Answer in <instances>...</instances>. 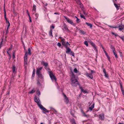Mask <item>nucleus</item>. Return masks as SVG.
<instances>
[{
    "label": "nucleus",
    "instance_id": "obj_1",
    "mask_svg": "<svg viewBox=\"0 0 124 124\" xmlns=\"http://www.w3.org/2000/svg\"><path fill=\"white\" fill-rule=\"evenodd\" d=\"M71 84L73 86H76L79 85V83L77 79H76L75 76L72 72H71Z\"/></svg>",
    "mask_w": 124,
    "mask_h": 124
},
{
    "label": "nucleus",
    "instance_id": "obj_2",
    "mask_svg": "<svg viewBox=\"0 0 124 124\" xmlns=\"http://www.w3.org/2000/svg\"><path fill=\"white\" fill-rule=\"evenodd\" d=\"M42 68V67L37 68L36 71V73L38 76V77L41 78H43V77L41 72V71Z\"/></svg>",
    "mask_w": 124,
    "mask_h": 124
},
{
    "label": "nucleus",
    "instance_id": "obj_3",
    "mask_svg": "<svg viewBox=\"0 0 124 124\" xmlns=\"http://www.w3.org/2000/svg\"><path fill=\"white\" fill-rule=\"evenodd\" d=\"M49 74L51 79L52 81L55 80L56 81V78L52 72H50Z\"/></svg>",
    "mask_w": 124,
    "mask_h": 124
},
{
    "label": "nucleus",
    "instance_id": "obj_4",
    "mask_svg": "<svg viewBox=\"0 0 124 124\" xmlns=\"http://www.w3.org/2000/svg\"><path fill=\"white\" fill-rule=\"evenodd\" d=\"M64 17L68 23L72 25H74L72 20L70 19L69 18L66 17L65 16H64Z\"/></svg>",
    "mask_w": 124,
    "mask_h": 124
},
{
    "label": "nucleus",
    "instance_id": "obj_5",
    "mask_svg": "<svg viewBox=\"0 0 124 124\" xmlns=\"http://www.w3.org/2000/svg\"><path fill=\"white\" fill-rule=\"evenodd\" d=\"M27 52L26 51L25 52V53L24 57V64H27Z\"/></svg>",
    "mask_w": 124,
    "mask_h": 124
},
{
    "label": "nucleus",
    "instance_id": "obj_6",
    "mask_svg": "<svg viewBox=\"0 0 124 124\" xmlns=\"http://www.w3.org/2000/svg\"><path fill=\"white\" fill-rule=\"evenodd\" d=\"M63 95L64 98V101L67 104L69 101V100L68 98L63 93Z\"/></svg>",
    "mask_w": 124,
    "mask_h": 124
},
{
    "label": "nucleus",
    "instance_id": "obj_7",
    "mask_svg": "<svg viewBox=\"0 0 124 124\" xmlns=\"http://www.w3.org/2000/svg\"><path fill=\"white\" fill-rule=\"evenodd\" d=\"M63 26L64 28L65 29V30L66 31H67L69 32H70V30H69L68 29L67 27V25L66 24H64L63 25Z\"/></svg>",
    "mask_w": 124,
    "mask_h": 124
},
{
    "label": "nucleus",
    "instance_id": "obj_8",
    "mask_svg": "<svg viewBox=\"0 0 124 124\" xmlns=\"http://www.w3.org/2000/svg\"><path fill=\"white\" fill-rule=\"evenodd\" d=\"M34 100L37 103V104L40 102V100L39 99V98H38L37 96H35V97Z\"/></svg>",
    "mask_w": 124,
    "mask_h": 124
},
{
    "label": "nucleus",
    "instance_id": "obj_9",
    "mask_svg": "<svg viewBox=\"0 0 124 124\" xmlns=\"http://www.w3.org/2000/svg\"><path fill=\"white\" fill-rule=\"evenodd\" d=\"M76 1L77 4L80 5V7L81 8H82L83 7V5L80 2V0H76Z\"/></svg>",
    "mask_w": 124,
    "mask_h": 124
},
{
    "label": "nucleus",
    "instance_id": "obj_10",
    "mask_svg": "<svg viewBox=\"0 0 124 124\" xmlns=\"http://www.w3.org/2000/svg\"><path fill=\"white\" fill-rule=\"evenodd\" d=\"M124 25H123L122 24H120L119 27V30L120 31H122L124 29Z\"/></svg>",
    "mask_w": 124,
    "mask_h": 124
},
{
    "label": "nucleus",
    "instance_id": "obj_11",
    "mask_svg": "<svg viewBox=\"0 0 124 124\" xmlns=\"http://www.w3.org/2000/svg\"><path fill=\"white\" fill-rule=\"evenodd\" d=\"M94 104L93 103V105L89 107V109L90 110H88L87 111H91L94 108Z\"/></svg>",
    "mask_w": 124,
    "mask_h": 124
},
{
    "label": "nucleus",
    "instance_id": "obj_12",
    "mask_svg": "<svg viewBox=\"0 0 124 124\" xmlns=\"http://www.w3.org/2000/svg\"><path fill=\"white\" fill-rule=\"evenodd\" d=\"M103 72L105 74V76L106 77L108 78V75L106 74V71L104 68L103 69Z\"/></svg>",
    "mask_w": 124,
    "mask_h": 124
},
{
    "label": "nucleus",
    "instance_id": "obj_13",
    "mask_svg": "<svg viewBox=\"0 0 124 124\" xmlns=\"http://www.w3.org/2000/svg\"><path fill=\"white\" fill-rule=\"evenodd\" d=\"M36 6L35 5H34L33 6V9L32 11V12L33 14H34L36 12Z\"/></svg>",
    "mask_w": 124,
    "mask_h": 124
},
{
    "label": "nucleus",
    "instance_id": "obj_14",
    "mask_svg": "<svg viewBox=\"0 0 124 124\" xmlns=\"http://www.w3.org/2000/svg\"><path fill=\"white\" fill-rule=\"evenodd\" d=\"M79 87L82 92H83L84 93H86L87 92V91L85 90H84L82 87H81L80 85H79Z\"/></svg>",
    "mask_w": 124,
    "mask_h": 124
},
{
    "label": "nucleus",
    "instance_id": "obj_15",
    "mask_svg": "<svg viewBox=\"0 0 124 124\" xmlns=\"http://www.w3.org/2000/svg\"><path fill=\"white\" fill-rule=\"evenodd\" d=\"M41 64L45 66V67H46L48 65V63L46 62H45L44 61H43L41 62Z\"/></svg>",
    "mask_w": 124,
    "mask_h": 124
},
{
    "label": "nucleus",
    "instance_id": "obj_16",
    "mask_svg": "<svg viewBox=\"0 0 124 124\" xmlns=\"http://www.w3.org/2000/svg\"><path fill=\"white\" fill-rule=\"evenodd\" d=\"M81 112L83 114V116H84L86 117H88L89 116V115H86L82 110H81Z\"/></svg>",
    "mask_w": 124,
    "mask_h": 124
},
{
    "label": "nucleus",
    "instance_id": "obj_17",
    "mask_svg": "<svg viewBox=\"0 0 124 124\" xmlns=\"http://www.w3.org/2000/svg\"><path fill=\"white\" fill-rule=\"evenodd\" d=\"M99 118L101 120H103L104 118V115L103 114H100L99 115Z\"/></svg>",
    "mask_w": 124,
    "mask_h": 124
},
{
    "label": "nucleus",
    "instance_id": "obj_18",
    "mask_svg": "<svg viewBox=\"0 0 124 124\" xmlns=\"http://www.w3.org/2000/svg\"><path fill=\"white\" fill-rule=\"evenodd\" d=\"M90 43L91 45L93 47H95V44L92 41H90Z\"/></svg>",
    "mask_w": 124,
    "mask_h": 124
},
{
    "label": "nucleus",
    "instance_id": "obj_19",
    "mask_svg": "<svg viewBox=\"0 0 124 124\" xmlns=\"http://www.w3.org/2000/svg\"><path fill=\"white\" fill-rule=\"evenodd\" d=\"M38 106L39 108L42 110L43 108L44 107L40 104V102L38 104Z\"/></svg>",
    "mask_w": 124,
    "mask_h": 124
},
{
    "label": "nucleus",
    "instance_id": "obj_20",
    "mask_svg": "<svg viewBox=\"0 0 124 124\" xmlns=\"http://www.w3.org/2000/svg\"><path fill=\"white\" fill-rule=\"evenodd\" d=\"M85 23L88 26H89L90 28H92V24L86 22Z\"/></svg>",
    "mask_w": 124,
    "mask_h": 124
},
{
    "label": "nucleus",
    "instance_id": "obj_21",
    "mask_svg": "<svg viewBox=\"0 0 124 124\" xmlns=\"http://www.w3.org/2000/svg\"><path fill=\"white\" fill-rule=\"evenodd\" d=\"M64 39H62L61 42L62 45L65 46V45H66L65 42L64 40Z\"/></svg>",
    "mask_w": 124,
    "mask_h": 124
},
{
    "label": "nucleus",
    "instance_id": "obj_22",
    "mask_svg": "<svg viewBox=\"0 0 124 124\" xmlns=\"http://www.w3.org/2000/svg\"><path fill=\"white\" fill-rule=\"evenodd\" d=\"M12 71L13 73H15L16 72V71L15 70V66L13 65L12 67Z\"/></svg>",
    "mask_w": 124,
    "mask_h": 124
},
{
    "label": "nucleus",
    "instance_id": "obj_23",
    "mask_svg": "<svg viewBox=\"0 0 124 124\" xmlns=\"http://www.w3.org/2000/svg\"><path fill=\"white\" fill-rule=\"evenodd\" d=\"M28 53L27 52V54H28L30 55H31V49L30 48H29L28 49Z\"/></svg>",
    "mask_w": 124,
    "mask_h": 124
},
{
    "label": "nucleus",
    "instance_id": "obj_24",
    "mask_svg": "<svg viewBox=\"0 0 124 124\" xmlns=\"http://www.w3.org/2000/svg\"><path fill=\"white\" fill-rule=\"evenodd\" d=\"M113 53H114V54L115 55V57L116 58H118V56H117V54H116V50H114V51H113Z\"/></svg>",
    "mask_w": 124,
    "mask_h": 124
},
{
    "label": "nucleus",
    "instance_id": "obj_25",
    "mask_svg": "<svg viewBox=\"0 0 124 124\" xmlns=\"http://www.w3.org/2000/svg\"><path fill=\"white\" fill-rule=\"evenodd\" d=\"M49 35L50 36L53 37L52 35V30L51 29L49 33Z\"/></svg>",
    "mask_w": 124,
    "mask_h": 124
},
{
    "label": "nucleus",
    "instance_id": "obj_26",
    "mask_svg": "<svg viewBox=\"0 0 124 124\" xmlns=\"http://www.w3.org/2000/svg\"><path fill=\"white\" fill-rule=\"evenodd\" d=\"M79 32L82 34H86V32H85L84 31L82 30H80L79 31Z\"/></svg>",
    "mask_w": 124,
    "mask_h": 124
},
{
    "label": "nucleus",
    "instance_id": "obj_27",
    "mask_svg": "<svg viewBox=\"0 0 124 124\" xmlns=\"http://www.w3.org/2000/svg\"><path fill=\"white\" fill-rule=\"evenodd\" d=\"M71 50L70 49L69 47L67 49L66 52V53H68L69 52H70Z\"/></svg>",
    "mask_w": 124,
    "mask_h": 124
},
{
    "label": "nucleus",
    "instance_id": "obj_28",
    "mask_svg": "<svg viewBox=\"0 0 124 124\" xmlns=\"http://www.w3.org/2000/svg\"><path fill=\"white\" fill-rule=\"evenodd\" d=\"M73 72L75 73H77L79 72V71L76 68H75L73 70Z\"/></svg>",
    "mask_w": 124,
    "mask_h": 124
},
{
    "label": "nucleus",
    "instance_id": "obj_29",
    "mask_svg": "<svg viewBox=\"0 0 124 124\" xmlns=\"http://www.w3.org/2000/svg\"><path fill=\"white\" fill-rule=\"evenodd\" d=\"M75 17L77 18V20H76V21L77 23H79L80 22V20L79 19L77 16H76Z\"/></svg>",
    "mask_w": 124,
    "mask_h": 124
},
{
    "label": "nucleus",
    "instance_id": "obj_30",
    "mask_svg": "<svg viewBox=\"0 0 124 124\" xmlns=\"http://www.w3.org/2000/svg\"><path fill=\"white\" fill-rule=\"evenodd\" d=\"M35 92V91L34 89H33L31 91H30L29 93H33Z\"/></svg>",
    "mask_w": 124,
    "mask_h": 124
},
{
    "label": "nucleus",
    "instance_id": "obj_31",
    "mask_svg": "<svg viewBox=\"0 0 124 124\" xmlns=\"http://www.w3.org/2000/svg\"><path fill=\"white\" fill-rule=\"evenodd\" d=\"M44 111H45L46 112H49V111H48L45 108H43L42 109Z\"/></svg>",
    "mask_w": 124,
    "mask_h": 124
},
{
    "label": "nucleus",
    "instance_id": "obj_32",
    "mask_svg": "<svg viewBox=\"0 0 124 124\" xmlns=\"http://www.w3.org/2000/svg\"><path fill=\"white\" fill-rule=\"evenodd\" d=\"M88 77L90 78L91 79H92L93 78V76L91 74H89V76H88Z\"/></svg>",
    "mask_w": 124,
    "mask_h": 124
},
{
    "label": "nucleus",
    "instance_id": "obj_33",
    "mask_svg": "<svg viewBox=\"0 0 124 124\" xmlns=\"http://www.w3.org/2000/svg\"><path fill=\"white\" fill-rule=\"evenodd\" d=\"M114 5L115 7L117 9H119V7L118 6H117V5L115 3H114Z\"/></svg>",
    "mask_w": 124,
    "mask_h": 124
},
{
    "label": "nucleus",
    "instance_id": "obj_34",
    "mask_svg": "<svg viewBox=\"0 0 124 124\" xmlns=\"http://www.w3.org/2000/svg\"><path fill=\"white\" fill-rule=\"evenodd\" d=\"M84 44L86 45L87 46H88V42L87 41H85L84 42Z\"/></svg>",
    "mask_w": 124,
    "mask_h": 124
},
{
    "label": "nucleus",
    "instance_id": "obj_35",
    "mask_svg": "<svg viewBox=\"0 0 124 124\" xmlns=\"http://www.w3.org/2000/svg\"><path fill=\"white\" fill-rule=\"evenodd\" d=\"M119 37L122 39L123 41L124 42V37L119 36Z\"/></svg>",
    "mask_w": 124,
    "mask_h": 124
},
{
    "label": "nucleus",
    "instance_id": "obj_36",
    "mask_svg": "<svg viewBox=\"0 0 124 124\" xmlns=\"http://www.w3.org/2000/svg\"><path fill=\"white\" fill-rule=\"evenodd\" d=\"M110 48L111 49H112V50L113 51H114V50H115V48H114V47L112 45H111Z\"/></svg>",
    "mask_w": 124,
    "mask_h": 124
},
{
    "label": "nucleus",
    "instance_id": "obj_37",
    "mask_svg": "<svg viewBox=\"0 0 124 124\" xmlns=\"http://www.w3.org/2000/svg\"><path fill=\"white\" fill-rule=\"evenodd\" d=\"M107 56V57L108 58V59L109 61H110V57L108 55V54L107 53H106L105 54Z\"/></svg>",
    "mask_w": 124,
    "mask_h": 124
},
{
    "label": "nucleus",
    "instance_id": "obj_38",
    "mask_svg": "<svg viewBox=\"0 0 124 124\" xmlns=\"http://www.w3.org/2000/svg\"><path fill=\"white\" fill-rule=\"evenodd\" d=\"M37 93L38 94V95L39 96V95L40 94V92L39 90H38L37 92Z\"/></svg>",
    "mask_w": 124,
    "mask_h": 124
},
{
    "label": "nucleus",
    "instance_id": "obj_39",
    "mask_svg": "<svg viewBox=\"0 0 124 124\" xmlns=\"http://www.w3.org/2000/svg\"><path fill=\"white\" fill-rule=\"evenodd\" d=\"M66 45H65V46L66 47V48H67V47L68 46V45H70V44H69L68 42H66Z\"/></svg>",
    "mask_w": 124,
    "mask_h": 124
},
{
    "label": "nucleus",
    "instance_id": "obj_40",
    "mask_svg": "<svg viewBox=\"0 0 124 124\" xmlns=\"http://www.w3.org/2000/svg\"><path fill=\"white\" fill-rule=\"evenodd\" d=\"M71 122L72 124H76L74 119H73L72 120H71Z\"/></svg>",
    "mask_w": 124,
    "mask_h": 124
},
{
    "label": "nucleus",
    "instance_id": "obj_41",
    "mask_svg": "<svg viewBox=\"0 0 124 124\" xmlns=\"http://www.w3.org/2000/svg\"><path fill=\"white\" fill-rule=\"evenodd\" d=\"M80 16L81 18H83L84 19H86V17L84 16L83 15H81Z\"/></svg>",
    "mask_w": 124,
    "mask_h": 124
},
{
    "label": "nucleus",
    "instance_id": "obj_42",
    "mask_svg": "<svg viewBox=\"0 0 124 124\" xmlns=\"http://www.w3.org/2000/svg\"><path fill=\"white\" fill-rule=\"evenodd\" d=\"M57 45L60 47L61 46V44L60 42H58L57 44Z\"/></svg>",
    "mask_w": 124,
    "mask_h": 124
},
{
    "label": "nucleus",
    "instance_id": "obj_43",
    "mask_svg": "<svg viewBox=\"0 0 124 124\" xmlns=\"http://www.w3.org/2000/svg\"><path fill=\"white\" fill-rule=\"evenodd\" d=\"M108 26L109 27L113 28H117V27H114L109 25H108Z\"/></svg>",
    "mask_w": 124,
    "mask_h": 124
},
{
    "label": "nucleus",
    "instance_id": "obj_44",
    "mask_svg": "<svg viewBox=\"0 0 124 124\" xmlns=\"http://www.w3.org/2000/svg\"><path fill=\"white\" fill-rule=\"evenodd\" d=\"M70 53H71V55L72 56H74V53L72 51H70Z\"/></svg>",
    "mask_w": 124,
    "mask_h": 124
},
{
    "label": "nucleus",
    "instance_id": "obj_45",
    "mask_svg": "<svg viewBox=\"0 0 124 124\" xmlns=\"http://www.w3.org/2000/svg\"><path fill=\"white\" fill-rule=\"evenodd\" d=\"M47 71L48 72L49 74L50 73V72H52V71H51L50 70V69L49 68L48 70H47Z\"/></svg>",
    "mask_w": 124,
    "mask_h": 124
},
{
    "label": "nucleus",
    "instance_id": "obj_46",
    "mask_svg": "<svg viewBox=\"0 0 124 124\" xmlns=\"http://www.w3.org/2000/svg\"><path fill=\"white\" fill-rule=\"evenodd\" d=\"M26 25H24V27H23V29H25V31H26Z\"/></svg>",
    "mask_w": 124,
    "mask_h": 124
},
{
    "label": "nucleus",
    "instance_id": "obj_47",
    "mask_svg": "<svg viewBox=\"0 0 124 124\" xmlns=\"http://www.w3.org/2000/svg\"><path fill=\"white\" fill-rule=\"evenodd\" d=\"M50 108L51 109H53L54 110V111L56 112V113H57V111H56V110H55L53 108H52V107H51Z\"/></svg>",
    "mask_w": 124,
    "mask_h": 124
},
{
    "label": "nucleus",
    "instance_id": "obj_48",
    "mask_svg": "<svg viewBox=\"0 0 124 124\" xmlns=\"http://www.w3.org/2000/svg\"><path fill=\"white\" fill-rule=\"evenodd\" d=\"M35 15L36 17V18H37L38 16V15L36 13L35 14Z\"/></svg>",
    "mask_w": 124,
    "mask_h": 124
},
{
    "label": "nucleus",
    "instance_id": "obj_49",
    "mask_svg": "<svg viewBox=\"0 0 124 124\" xmlns=\"http://www.w3.org/2000/svg\"><path fill=\"white\" fill-rule=\"evenodd\" d=\"M10 23H9L8 24V25L7 27V28L8 29V28L10 26Z\"/></svg>",
    "mask_w": 124,
    "mask_h": 124
},
{
    "label": "nucleus",
    "instance_id": "obj_50",
    "mask_svg": "<svg viewBox=\"0 0 124 124\" xmlns=\"http://www.w3.org/2000/svg\"><path fill=\"white\" fill-rule=\"evenodd\" d=\"M4 15H6V10L5 9V8H4Z\"/></svg>",
    "mask_w": 124,
    "mask_h": 124
},
{
    "label": "nucleus",
    "instance_id": "obj_51",
    "mask_svg": "<svg viewBox=\"0 0 124 124\" xmlns=\"http://www.w3.org/2000/svg\"><path fill=\"white\" fill-rule=\"evenodd\" d=\"M85 74L86 76L87 77H88V76H89V74L88 73L86 72L85 73Z\"/></svg>",
    "mask_w": 124,
    "mask_h": 124
},
{
    "label": "nucleus",
    "instance_id": "obj_52",
    "mask_svg": "<svg viewBox=\"0 0 124 124\" xmlns=\"http://www.w3.org/2000/svg\"><path fill=\"white\" fill-rule=\"evenodd\" d=\"M121 88V91L124 90H123V88L122 87V85H120Z\"/></svg>",
    "mask_w": 124,
    "mask_h": 124
},
{
    "label": "nucleus",
    "instance_id": "obj_53",
    "mask_svg": "<svg viewBox=\"0 0 124 124\" xmlns=\"http://www.w3.org/2000/svg\"><path fill=\"white\" fill-rule=\"evenodd\" d=\"M90 71H91V74H92L94 72V71L93 70H90Z\"/></svg>",
    "mask_w": 124,
    "mask_h": 124
},
{
    "label": "nucleus",
    "instance_id": "obj_54",
    "mask_svg": "<svg viewBox=\"0 0 124 124\" xmlns=\"http://www.w3.org/2000/svg\"><path fill=\"white\" fill-rule=\"evenodd\" d=\"M29 17V20H30V22H31L32 20H31V17L30 16Z\"/></svg>",
    "mask_w": 124,
    "mask_h": 124
},
{
    "label": "nucleus",
    "instance_id": "obj_55",
    "mask_svg": "<svg viewBox=\"0 0 124 124\" xmlns=\"http://www.w3.org/2000/svg\"><path fill=\"white\" fill-rule=\"evenodd\" d=\"M35 76V72H34V71H33L32 75V77H34Z\"/></svg>",
    "mask_w": 124,
    "mask_h": 124
},
{
    "label": "nucleus",
    "instance_id": "obj_56",
    "mask_svg": "<svg viewBox=\"0 0 124 124\" xmlns=\"http://www.w3.org/2000/svg\"><path fill=\"white\" fill-rule=\"evenodd\" d=\"M94 48V49L96 51H97V49L96 47L95 46V47H93Z\"/></svg>",
    "mask_w": 124,
    "mask_h": 124
},
{
    "label": "nucleus",
    "instance_id": "obj_57",
    "mask_svg": "<svg viewBox=\"0 0 124 124\" xmlns=\"http://www.w3.org/2000/svg\"><path fill=\"white\" fill-rule=\"evenodd\" d=\"M27 14L29 17L30 16L28 10H27Z\"/></svg>",
    "mask_w": 124,
    "mask_h": 124
},
{
    "label": "nucleus",
    "instance_id": "obj_58",
    "mask_svg": "<svg viewBox=\"0 0 124 124\" xmlns=\"http://www.w3.org/2000/svg\"><path fill=\"white\" fill-rule=\"evenodd\" d=\"M4 17L5 18L6 20H7V18L6 17V15H4Z\"/></svg>",
    "mask_w": 124,
    "mask_h": 124
},
{
    "label": "nucleus",
    "instance_id": "obj_59",
    "mask_svg": "<svg viewBox=\"0 0 124 124\" xmlns=\"http://www.w3.org/2000/svg\"><path fill=\"white\" fill-rule=\"evenodd\" d=\"M54 27L53 25H52L51 26V28L52 29H54Z\"/></svg>",
    "mask_w": 124,
    "mask_h": 124
},
{
    "label": "nucleus",
    "instance_id": "obj_60",
    "mask_svg": "<svg viewBox=\"0 0 124 124\" xmlns=\"http://www.w3.org/2000/svg\"><path fill=\"white\" fill-rule=\"evenodd\" d=\"M12 47H10L8 49V51H9L11 49H12Z\"/></svg>",
    "mask_w": 124,
    "mask_h": 124
},
{
    "label": "nucleus",
    "instance_id": "obj_61",
    "mask_svg": "<svg viewBox=\"0 0 124 124\" xmlns=\"http://www.w3.org/2000/svg\"><path fill=\"white\" fill-rule=\"evenodd\" d=\"M13 58H15V54L14 53H13Z\"/></svg>",
    "mask_w": 124,
    "mask_h": 124
},
{
    "label": "nucleus",
    "instance_id": "obj_62",
    "mask_svg": "<svg viewBox=\"0 0 124 124\" xmlns=\"http://www.w3.org/2000/svg\"><path fill=\"white\" fill-rule=\"evenodd\" d=\"M54 14L56 15H59V13L58 12L55 13Z\"/></svg>",
    "mask_w": 124,
    "mask_h": 124
},
{
    "label": "nucleus",
    "instance_id": "obj_63",
    "mask_svg": "<svg viewBox=\"0 0 124 124\" xmlns=\"http://www.w3.org/2000/svg\"><path fill=\"white\" fill-rule=\"evenodd\" d=\"M45 68L46 70L49 69V68L47 66H46V67H45Z\"/></svg>",
    "mask_w": 124,
    "mask_h": 124
},
{
    "label": "nucleus",
    "instance_id": "obj_64",
    "mask_svg": "<svg viewBox=\"0 0 124 124\" xmlns=\"http://www.w3.org/2000/svg\"><path fill=\"white\" fill-rule=\"evenodd\" d=\"M37 84L38 85H39L40 84V82L38 81H37Z\"/></svg>",
    "mask_w": 124,
    "mask_h": 124
}]
</instances>
